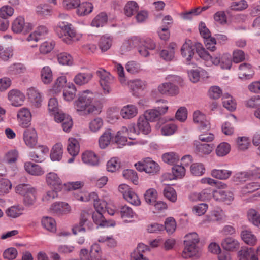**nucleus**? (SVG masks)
Segmentation results:
<instances>
[{
	"mask_svg": "<svg viewBox=\"0 0 260 260\" xmlns=\"http://www.w3.org/2000/svg\"><path fill=\"white\" fill-rule=\"evenodd\" d=\"M24 208L23 206L20 205H15L12 206L6 210V215L12 218H16L22 215Z\"/></svg>",
	"mask_w": 260,
	"mask_h": 260,
	"instance_id": "obj_29",
	"label": "nucleus"
},
{
	"mask_svg": "<svg viewBox=\"0 0 260 260\" xmlns=\"http://www.w3.org/2000/svg\"><path fill=\"white\" fill-rule=\"evenodd\" d=\"M177 126L172 123H167L163 125L161 128V133L164 136H170L175 133Z\"/></svg>",
	"mask_w": 260,
	"mask_h": 260,
	"instance_id": "obj_63",
	"label": "nucleus"
},
{
	"mask_svg": "<svg viewBox=\"0 0 260 260\" xmlns=\"http://www.w3.org/2000/svg\"><path fill=\"white\" fill-rule=\"evenodd\" d=\"M185 247L182 253V257L187 259H198L201 256V250L197 244H184Z\"/></svg>",
	"mask_w": 260,
	"mask_h": 260,
	"instance_id": "obj_13",
	"label": "nucleus"
},
{
	"mask_svg": "<svg viewBox=\"0 0 260 260\" xmlns=\"http://www.w3.org/2000/svg\"><path fill=\"white\" fill-rule=\"evenodd\" d=\"M162 159L165 162L170 165H173L178 161L179 157L174 152H168L162 155Z\"/></svg>",
	"mask_w": 260,
	"mask_h": 260,
	"instance_id": "obj_58",
	"label": "nucleus"
},
{
	"mask_svg": "<svg viewBox=\"0 0 260 260\" xmlns=\"http://www.w3.org/2000/svg\"><path fill=\"white\" fill-rule=\"evenodd\" d=\"M67 82L65 76H61L57 78L52 88L50 90V94H56L59 93Z\"/></svg>",
	"mask_w": 260,
	"mask_h": 260,
	"instance_id": "obj_37",
	"label": "nucleus"
},
{
	"mask_svg": "<svg viewBox=\"0 0 260 260\" xmlns=\"http://www.w3.org/2000/svg\"><path fill=\"white\" fill-rule=\"evenodd\" d=\"M63 146L61 143H57L55 144L50 152V159L53 161H60L63 155Z\"/></svg>",
	"mask_w": 260,
	"mask_h": 260,
	"instance_id": "obj_30",
	"label": "nucleus"
},
{
	"mask_svg": "<svg viewBox=\"0 0 260 260\" xmlns=\"http://www.w3.org/2000/svg\"><path fill=\"white\" fill-rule=\"evenodd\" d=\"M77 13L79 16H85L90 14L93 10V4L88 2H84L79 4L77 6Z\"/></svg>",
	"mask_w": 260,
	"mask_h": 260,
	"instance_id": "obj_32",
	"label": "nucleus"
},
{
	"mask_svg": "<svg viewBox=\"0 0 260 260\" xmlns=\"http://www.w3.org/2000/svg\"><path fill=\"white\" fill-rule=\"evenodd\" d=\"M222 104L223 107L230 111H233L236 109L237 104L235 100L228 93L223 95Z\"/></svg>",
	"mask_w": 260,
	"mask_h": 260,
	"instance_id": "obj_39",
	"label": "nucleus"
},
{
	"mask_svg": "<svg viewBox=\"0 0 260 260\" xmlns=\"http://www.w3.org/2000/svg\"><path fill=\"white\" fill-rule=\"evenodd\" d=\"M112 43V38L107 35L101 37L99 46L102 51L105 52L107 51L111 46Z\"/></svg>",
	"mask_w": 260,
	"mask_h": 260,
	"instance_id": "obj_49",
	"label": "nucleus"
},
{
	"mask_svg": "<svg viewBox=\"0 0 260 260\" xmlns=\"http://www.w3.org/2000/svg\"><path fill=\"white\" fill-rule=\"evenodd\" d=\"M197 52L199 56L205 61L207 66H211V65L219 66L220 55L212 56L202 47L198 48Z\"/></svg>",
	"mask_w": 260,
	"mask_h": 260,
	"instance_id": "obj_10",
	"label": "nucleus"
},
{
	"mask_svg": "<svg viewBox=\"0 0 260 260\" xmlns=\"http://www.w3.org/2000/svg\"><path fill=\"white\" fill-rule=\"evenodd\" d=\"M37 193V189L35 188L33 191L31 190L24 196L23 202L25 206H30L34 204L36 201Z\"/></svg>",
	"mask_w": 260,
	"mask_h": 260,
	"instance_id": "obj_53",
	"label": "nucleus"
},
{
	"mask_svg": "<svg viewBox=\"0 0 260 260\" xmlns=\"http://www.w3.org/2000/svg\"><path fill=\"white\" fill-rule=\"evenodd\" d=\"M139 9L138 4L133 1L128 2L125 5L124 9V13L126 16L131 17Z\"/></svg>",
	"mask_w": 260,
	"mask_h": 260,
	"instance_id": "obj_48",
	"label": "nucleus"
},
{
	"mask_svg": "<svg viewBox=\"0 0 260 260\" xmlns=\"http://www.w3.org/2000/svg\"><path fill=\"white\" fill-rule=\"evenodd\" d=\"M27 95L29 101L35 108H40L43 101L42 94L36 88L30 87L27 90Z\"/></svg>",
	"mask_w": 260,
	"mask_h": 260,
	"instance_id": "obj_12",
	"label": "nucleus"
},
{
	"mask_svg": "<svg viewBox=\"0 0 260 260\" xmlns=\"http://www.w3.org/2000/svg\"><path fill=\"white\" fill-rule=\"evenodd\" d=\"M222 248L228 251H236L240 247V243L239 241L232 238L227 237L225 238L221 243Z\"/></svg>",
	"mask_w": 260,
	"mask_h": 260,
	"instance_id": "obj_25",
	"label": "nucleus"
},
{
	"mask_svg": "<svg viewBox=\"0 0 260 260\" xmlns=\"http://www.w3.org/2000/svg\"><path fill=\"white\" fill-rule=\"evenodd\" d=\"M57 58L58 63L63 66H71L74 63L72 56L66 52H61L58 54Z\"/></svg>",
	"mask_w": 260,
	"mask_h": 260,
	"instance_id": "obj_42",
	"label": "nucleus"
},
{
	"mask_svg": "<svg viewBox=\"0 0 260 260\" xmlns=\"http://www.w3.org/2000/svg\"><path fill=\"white\" fill-rule=\"evenodd\" d=\"M137 126L139 131L144 135H147L151 132V127L149 121L145 117L140 116L137 121Z\"/></svg>",
	"mask_w": 260,
	"mask_h": 260,
	"instance_id": "obj_35",
	"label": "nucleus"
},
{
	"mask_svg": "<svg viewBox=\"0 0 260 260\" xmlns=\"http://www.w3.org/2000/svg\"><path fill=\"white\" fill-rule=\"evenodd\" d=\"M102 251L100 245L95 243L93 244L90 250V257L91 260H101Z\"/></svg>",
	"mask_w": 260,
	"mask_h": 260,
	"instance_id": "obj_55",
	"label": "nucleus"
},
{
	"mask_svg": "<svg viewBox=\"0 0 260 260\" xmlns=\"http://www.w3.org/2000/svg\"><path fill=\"white\" fill-rule=\"evenodd\" d=\"M241 237L243 241L248 245L254 246L256 244L257 240L256 236L249 230L242 231Z\"/></svg>",
	"mask_w": 260,
	"mask_h": 260,
	"instance_id": "obj_36",
	"label": "nucleus"
},
{
	"mask_svg": "<svg viewBox=\"0 0 260 260\" xmlns=\"http://www.w3.org/2000/svg\"><path fill=\"white\" fill-rule=\"evenodd\" d=\"M119 212L122 219L133 218L136 215L132 208L126 205L121 206L119 208Z\"/></svg>",
	"mask_w": 260,
	"mask_h": 260,
	"instance_id": "obj_46",
	"label": "nucleus"
},
{
	"mask_svg": "<svg viewBox=\"0 0 260 260\" xmlns=\"http://www.w3.org/2000/svg\"><path fill=\"white\" fill-rule=\"evenodd\" d=\"M112 134L109 130L105 131L100 137L99 143L100 147L104 149L107 147L111 140Z\"/></svg>",
	"mask_w": 260,
	"mask_h": 260,
	"instance_id": "obj_47",
	"label": "nucleus"
},
{
	"mask_svg": "<svg viewBox=\"0 0 260 260\" xmlns=\"http://www.w3.org/2000/svg\"><path fill=\"white\" fill-rule=\"evenodd\" d=\"M23 139L28 147L32 148L36 146L37 143V135L35 129H26L23 134Z\"/></svg>",
	"mask_w": 260,
	"mask_h": 260,
	"instance_id": "obj_21",
	"label": "nucleus"
},
{
	"mask_svg": "<svg viewBox=\"0 0 260 260\" xmlns=\"http://www.w3.org/2000/svg\"><path fill=\"white\" fill-rule=\"evenodd\" d=\"M136 169L140 171H144L150 175L157 173L160 169L159 165L150 157H146L135 164Z\"/></svg>",
	"mask_w": 260,
	"mask_h": 260,
	"instance_id": "obj_3",
	"label": "nucleus"
},
{
	"mask_svg": "<svg viewBox=\"0 0 260 260\" xmlns=\"http://www.w3.org/2000/svg\"><path fill=\"white\" fill-rule=\"evenodd\" d=\"M213 198L217 202H223L230 204L233 200L234 197L231 192L217 189L214 190Z\"/></svg>",
	"mask_w": 260,
	"mask_h": 260,
	"instance_id": "obj_20",
	"label": "nucleus"
},
{
	"mask_svg": "<svg viewBox=\"0 0 260 260\" xmlns=\"http://www.w3.org/2000/svg\"><path fill=\"white\" fill-rule=\"evenodd\" d=\"M238 74L239 78L242 80H249L252 78L254 75V70L251 64L243 63L239 65Z\"/></svg>",
	"mask_w": 260,
	"mask_h": 260,
	"instance_id": "obj_19",
	"label": "nucleus"
},
{
	"mask_svg": "<svg viewBox=\"0 0 260 260\" xmlns=\"http://www.w3.org/2000/svg\"><path fill=\"white\" fill-rule=\"evenodd\" d=\"M123 177L131 182L134 184H137L138 183V177L136 171L131 169H126L123 170L122 172Z\"/></svg>",
	"mask_w": 260,
	"mask_h": 260,
	"instance_id": "obj_52",
	"label": "nucleus"
},
{
	"mask_svg": "<svg viewBox=\"0 0 260 260\" xmlns=\"http://www.w3.org/2000/svg\"><path fill=\"white\" fill-rule=\"evenodd\" d=\"M204 73L206 72L202 69H197L195 70H191L188 72V77L190 80L193 83L198 82L200 78V77Z\"/></svg>",
	"mask_w": 260,
	"mask_h": 260,
	"instance_id": "obj_56",
	"label": "nucleus"
},
{
	"mask_svg": "<svg viewBox=\"0 0 260 260\" xmlns=\"http://www.w3.org/2000/svg\"><path fill=\"white\" fill-rule=\"evenodd\" d=\"M141 42V38L138 36H133L127 39L123 43L121 47V50L124 53L131 50L133 48L139 46Z\"/></svg>",
	"mask_w": 260,
	"mask_h": 260,
	"instance_id": "obj_22",
	"label": "nucleus"
},
{
	"mask_svg": "<svg viewBox=\"0 0 260 260\" xmlns=\"http://www.w3.org/2000/svg\"><path fill=\"white\" fill-rule=\"evenodd\" d=\"M208 219L210 221L221 223L226 220V215L221 208H217L210 212Z\"/></svg>",
	"mask_w": 260,
	"mask_h": 260,
	"instance_id": "obj_23",
	"label": "nucleus"
},
{
	"mask_svg": "<svg viewBox=\"0 0 260 260\" xmlns=\"http://www.w3.org/2000/svg\"><path fill=\"white\" fill-rule=\"evenodd\" d=\"M93 78V75L91 73H77L74 77L73 81L74 83L79 86L87 84Z\"/></svg>",
	"mask_w": 260,
	"mask_h": 260,
	"instance_id": "obj_27",
	"label": "nucleus"
},
{
	"mask_svg": "<svg viewBox=\"0 0 260 260\" xmlns=\"http://www.w3.org/2000/svg\"><path fill=\"white\" fill-rule=\"evenodd\" d=\"M230 150V145L226 142H222L217 146L215 151L218 156L223 157L226 155Z\"/></svg>",
	"mask_w": 260,
	"mask_h": 260,
	"instance_id": "obj_51",
	"label": "nucleus"
},
{
	"mask_svg": "<svg viewBox=\"0 0 260 260\" xmlns=\"http://www.w3.org/2000/svg\"><path fill=\"white\" fill-rule=\"evenodd\" d=\"M193 121L197 125L200 131H207L210 128V123L206 116L199 110L194 111L193 113Z\"/></svg>",
	"mask_w": 260,
	"mask_h": 260,
	"instance_id": "obj_11",
	"label": "nucleus"
},
{
	"mask_svg": "<svg viewBox=\"0 0 260 260\" xmlns=\"http://www.w3.org/2000/svg\"><path fill=\"white\" fill-rule=\"evenodd\" d=\"M96 73L100 78V83L104 93H110L112 91V85L115 82L114 77L102 68L99 69Z\"/></svg>",
	"mask_w": 260,
	"mask_h": 260,
	"instance_id": "obj_4",
	"label": "nucleus"
},
{
	"mask_svg": "<svg viewBox=\"0 0 260 260\" xmlns=\"http://www.w3.org/2000/svg\"><path fill=\"white\" fill-rule=\"evenodd\" d=\"M211 174L215 178L219 180H226L232 174V171L225 169H213L211 171Z\"/></svg>",
	"mask_w": 260,
	"mask_h": 260,
	"instance_id": "obj_38",
	"label": "nucleus"
},
{
	"mask_svg": "<svg viewBox=\"0 0 260 260\" xmlns=\"http://www.w3.org/2000/svg\"><path fill=\"white\" fill-rule=\"evenodd\" d=\"M181 55L186 59L187 64H190V61L194 54V45L190 40H187L181 49Z\"/></svg>",
	"mask_w": 260,
	"mask_h": 260,
	"instance_id": "obj_15",
	"label": "nucleus"
},
{
	"mask_svg": "<svg viewBox=\"0 0 260 260\" xmlns=\"http://www.w3.org/2000/svg\"><path fill=\"white\" fill-rule=\"evenodd\" d=\"M149 250L147 245L143 243L138 244L137 248L131 254V260H149L144 255V253Z\"/></svg>",
	"mask_w": 260,
	"mask_h": 260,
	"instance_id": "obj_18",
	"label": "nucleus"
},
{
	"mask_svg": "<svg viewBox=\"0 0 260 260\" xmlns=\"http://www.w3.org/2000/svg\"><path fill=\"white\" fill-rule=\"evenodd\" d=\"M82 162L89 166H97L99 164V156L93 151H86L82 154Z\"/></svg>",
	"mask_w": 260,
	"mask_h": 260,
	"instance_id": "obj_17",
	"label": "nucleus"
},
{
	"mask_svg": "<svg viewBox=\"0 0 260 260\" xmlns=\"http://www.w3.org/2000/svg\"><path fill=\"white\" fill-rule=\"evenodd\" d=\"M25 170L30 175L41 176L44 174V169L39 165L28 161L24 163Z\"/></svg>",
	"mask_w": 260,
	"mask_h": 260,
	"instance_id": "obj_26",
	"label": "nucleus"
},
{
	"mask_svg": "<svg viewBox=\"0 0 260 260\" xmlns=\"http://www.w3.org/2000/svg\"><path fill=\"white\" fill-rule=\"evenodd\" d=\"M159 55L161 58L166 61H170L173 59L175 55L174 47H169L162 50Z\"/></svg>",
	"mask_w": 260,
	"mask_h": 260,
	"instance_id": "obj_57",
	"label": "nucleus"
},
{
	"mask_svg": "<svg viewBox=\"0 0 260 260\" xmlns=\"http://www.w3.org/2000/svg\"><path fill=\"white\" fill-rule=\"evenodd\" d=\"M93 94L90 90H83L79 92L78 99L74 103V108L80 115H86L99 111L93 104Z\"/></svg>",
	"mask_w": 260,
	"mask_h": 260,
	"instance_id": "obj_1",
	"label": "nucleus"
},
{
	"mask_svg": "<svg viewBox=\"0 0 260 260\" xmlns=\"http://www.w3.org/2000/svg\"><path fill=\"white\" fill-rule=\"evenodd\" d=\"M46 181L48 186L52 189L60 190L62 187L61 179L55 172H49L46 175Z\"/></svg>",
	"mask_w": 260,
	"mask_h": 260,
	"instance_id": "obj_16",
	"label": "nucleus"
},
{
	"mask_svg": "<svg viewBox=\"0 0 260 260\" xmlns=\"http://www.w3.org/2000/svg\"><path fill=\"white\" fill-rule=\"evenodd\" d=\"M157 197V191L153 188L148 189L144 194L146 202L150 205L153 204L156 202Z\"/></svg>",
	"mask_w": 260,
	"mask_h": 260,
	"instance_id": "obj_54",
	"label": "nucleus"
},
{
	"mask_svg": "<svg viewBox=\"0 0 260 260\" xmlns=\"http://www.w3.org/2000/svg\"><path fill=\"white\" fill-rule=\"evenodd\" d=\"M249 220L255 226L260 225V214L254 209H250L247 214Z\"/></svg>",
	"mask_w": 260,
	"mask_h": 260,
	"instance_id": "obj_61",
	"label": "nucleus"
},
{
	"mask_svg": "<svg viewBox=\"0 0 260 260\" xmlns=\"http://www.w3.org/2000/svg\"><path fill=\"white\" fill-rule=\"evenodd\" d=\"M35 187H32L27 184H20L17 185L15 188V191L17 193L22 195L23 197L27 193L30 192L31 190H34Z\"/></svg>",
	"mask_w": 260,
	"mask_h": 260,
	"instance_id": "obj_62",
	"label": "nucleus"
},
{
	"mask_svg": "<svg viewBox=\"0 0 260 260\" xmlns=\"http://www.w3.org/2000/svg\"><path fill=\"white\" fill-rule=\"evenodd\" d=\"M56 32L59 38L68 44L79 41L82 35L77 33L72 24L67 22H59L56 28Z\"/></svg>",
	"mask_w": 260,
	"mask_h": 260,
	"instance_id": "obj_2",
	"label": "nucleus"
},
{
	"mask_svg": "<svg viewBox=\"0 0 260 260\" xmlns=\"http://www.w3.org/2000/svg\"><path fill=\"white\" fill-rule=\"evenodd\" d=\"M71 211V206L64 202H54L50 207V212L57 216L69 214Z\"/></svg>",
	"mask_w": 260,
	"mask_h": 260,
	"instance_id": "obj_8",
	"label": "nucleus"
},
{
	"mask_svg": "<svg viewBox=\"0 0 260 260\" xmlns=\"http://www.w3.org/2000/svg\"><path fill=\"white\" fill-rule=\"evenodd\" d=\"M76 91L75 86L73 83L69 84L63 90L64 99L67 101H72L75 96Z\"/></svg>",
	"mask_w": 260,
	"mask_h": 260,
	"instance_id": "obj_45",
	"label": "nucleus"
},
{
	"mask_svg": "<svg viewBox=\"0 0 260 260\" xmlns=\"http://www.w3.org/2000/svg\"><path fill=\"white\" fill-rule=\"evenodd\" d=\"M124 199L132 205L139 206L141 201L138 196L132 189L125 196Z\"/></svg>",
	"mask_w": 260,
	"mask_h": 260,
	"instance_id": "obj_59",
	"label": "nucleus"
},
{
	"mask_svg": "<svg viewBox=\"0 0 260 260\" xmlns=\"http://www.w3.org/2000/svg\"><path fill=\"white\" fill-rule=\"evenodd\" d=\"M90 215L86 212L81 214V218L79 224L74 226L72 229L74 234L76 235L78 232H85V229L84 225H88V218Z\"/></svg>",
	"mask_w": 260,
	"mask_h": 260,
	"instance_id": "obj_28",
	"label": "nucleus"
},
{
	"mask_svg": "<svg viewBox=\"0 0 260 260\" xmlns=\"http://www.w3.org/2000/svg\"><path fill=\"white\" fill-rule=\"evenodd\" d=\"M114 69L118 75L120 83L123 86L126 85L127 82L125 77L124 68L122 66L120 63H115Z\"/></svg>",
	"mask_w": 260,
	"mask_h": 260,
	"instance_id": "obj_64",
	"label": "nucleus"
},
{
	"mask_svg": "<svg viewBox=\"0 0 260 260\" xmlns=\"http://www.w3.org/2000/svg\"><path fill=\"white\" fill-rule=\"evenodd\" d=\"M238 256L240 260H249L253 256H256L254 254V249L252 248L244 247L238 252Z\"/></svg>",
	"mask_w": 260,
	"mask_h": 260,
	"instance_id": "obj_43",
	"label": "nucleus"
},
{
	"mask_svg": "<svg viewBox=\"0 0 260 260\" xmlns=\"http://www.w3.org/2000/svg\"><path fill=\"white\" fill-rule=\"evenodd\" d=\"M103 124L104 121L102 118L96 117L90 120L88 124V127L91 132L96 133L101 129Z\"/></svg>",
	"mask_w": 260,
	"mask_h": 260,
	"instance_id": "obj_44",
	"label": "nucleus"
},
{
	"mask_svg": "<svg viewBox=\"0 0 260 260\" xmlns=\"http://www.w3.org/2000/svg\"><path fill=\"white\" fill-rule=\"evenodd\" d=\"M40 79L44 84H49L53 80V73L49 66L44 67L40 71Z\"/></svg>",
	"mask_w": 260,
	"mask_h": 260,
	"instance_id": "obj_33",
	"label": "nucleus"
},
{
	"mask_svg": "<svg viewBox=\"0 0 260 260\" xmlns=\"http://www.w3.org/2000/svg\"><path fill=\"white\" fill-rule=\"evenodd\" d=\"M138 114L137 107L133 104L123 106L120 110V115L125 119H129L135 117Z\"/></svg>",
	"mask_w": 260,
	"mask_h": 260,
	"instance_id": "obj_24",
	"label": "nucleus"
},
{
	"mask_svg": "<svg viewBox=\"0 0 260 260\" xmlns=\"http://www.w3.org/2000/svg\"><path fill=\"white\" fill-rule=\"evenodd\" d=\"M26 70L25 66L20 63H14L8 68V73L11 75L17 76L23 73Z\"/></svg>",
	"mask_w": 260,
	"mask_h": 260,
	"instance_id": "obj_50",
	"label": "nucleus"
},
{
	"mask_svg": "<svg viewBox=\"0 0 260 260\" xmlns=\"http://www.w3.org/2000/svg\"><path fill=\"white\" fill-rule=\"evenodd\" d=\"M158 91L162 95L173 96L178 94L179 88L174 83L166 82L158 85Z\"/></svg>",
	"mask_w": 260,
	"mask_h": 260,
	"instance_id": "obj_9",
	"label": "nucleus"
},
{
	"mask_svg": "<svg viewBox=\"0 0 260 260\" xmlns=\"http://www.w3.org/2000/svg\"><path fill=\"white\" fill-rule=\"evenodd\" d=\"M67 151L73 157L77 156L80 151V145L77 139L70 138L68 141Z\"/></svg>",
	"mask_w": 260,
	"mask_h": 260,
	"instance_id": "obj_31",
	"label": "nucleus"
},
{
	"mask_svg": "<svg viewBox=\"0 0 260 260\" xmlns=\"http://www.w3.org/2000/svg\"><path fill=\"white\" fill-rule=\"evenodd\" d=\"M108 20V16L105 12H101L97 15L91 22V25L93 27H103Z\"/></svg>",
	"mask_w": 260,
	"mask_h": 260,
	"instance_id": "obj_41",
	"label": "nucleus"
},
{
	"mask_svg": "<svg viewBox=\"0 0 260 260\" xmlns=\"http://www.w3.org/2000/svg\"><path fill=\"white\" fill-rule=\"evenodd\" d=\"M194 144L196 151L202 154L208 155L213 150V146L211 144H202L199 141H195Z\"/></svg>",
	"mask_w": 260,
	"mask_h": 260,
	"instance_id": "obj_40",
	"label": "nucleus"
},
{
	"mask_svg": "<svg viewBox=\"0 0 260 260\" xmlns=\"http://www.w3.org/2000/svg\"><path fill=\"white\" fill-rule=\"evenodd\" d=\"M219 66L222 69H230L232 62L231 55L229 53H225L220 56Z\"/></svg>",
	"mask_w": 260,
	"mask_h": 260,
	"instance_id": "obj_60",
	"label": "nucleus"
},
{
	"mask_svg": "<svg viewBox=\"0 0 260 260\" xmlns=\"http://www.w3.org/2000/svg\"><path fill=\"white\" fill-rule=\"evenodd\" d=\"M33 27L32 23L25 22L24 17L19 16L13 20L11 28L14 33L20 34L23 31L26 32L30 31Z\"/></svg>",
	"mask_w": 260,
	"mask_h": 260,
	"instance_id": "obj_5",
	"label": "nucleus"
},
{
	"mask_svg": "<svg viewBox=\"0 0 260 260\" xmlns=\"http://www.w3.org/2000/svg\"><path fill=\"white\" fill-rule=\"evenodd\" d=\"M17 121L22 127L27 128L31 124L32 115L30 110L26 107H23L18 110L17 114Z\"/></svg>",
	"mask_w": 260,
	"mask_h": 260,
	"instance_id": "obj_7",
	"label": "nucleus"
},
{
	"mask_svg": "<svg viewBox=\"0 0 260 260\" xmlns=\"http://www.w3.org/2000/svg\"><path fill=\"white\" fill-rule=\"evenodd\" d=\"M7 98L10 104L16 107L22 106L26 99L25 94L16 89L10 90L8 93Z\"/></svg>",
	"mask_w": 260,
	"mask_h": 260,
	"instance_id": "obj_6",
	"label": "nucleus"
},
{
	"mask_svg": "<svg viewBox=\"0 0 260 260\" xmlns=\"http://www.w3.org/2000/svg\"><path fill=\"white\" fill-rule=\"evenodd\" d=\"M133 95L139 96L143 91L146 88L147 84L144 80L134 79L129 81L127 83Z\"/></svg>",
	"mask_w": 260,
	"mask_h": 260,
	"instance_id": "obj_14",
	"label": "nucleus"
},
{
	"mask_svg": "<svg viewBox=\"0 0 260 260\" xmlns=\"http://www.w3.org/2000/svg\"><path fill=\"white\" fill-rule=\"evenodd\" d=\"M41 224L46 230L54 233L56 231L55 220L51 217L44 216L41 219Z\"/></svg>",
	"mask_w": 260,
	"mask_h": 260,
	"instance_id": "obj_34",
	"label": "nucleus"
}]
</instances>
